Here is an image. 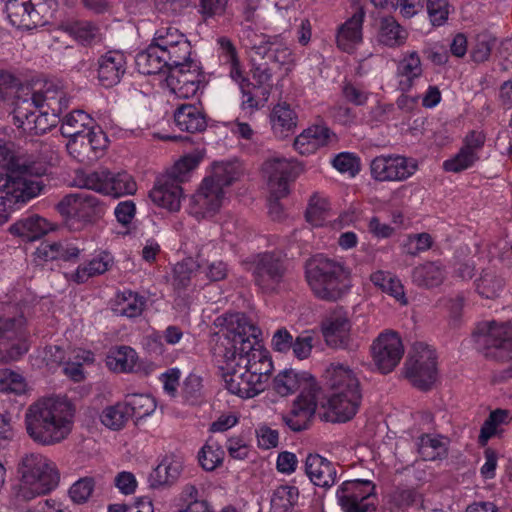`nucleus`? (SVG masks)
Segmentation results:
<instances>
[{"mask_svg": "<svg viewBox=\"0 0 512 512\" xmlns=\"http://www.w3.org/2000/svg\"><path fill=\"white\" fill-rule=\"evenodd\" d=\"M0 166L8 170L6 174L0 173L1 210L19 209L43 192L45 164L17 154L13 143L0 140Z\"/></svg>", "mask_w": 512, "mask_h": 512, "instance_id": "f257e3e1", "label": "nucleus"}, {"mask_svg": "<svg viewBox=\"0 0 512 512\" xmlns=\"http://www.w3.org/2000/svg\"><path fill=\"white\" fill-rule=\"evenodd\" d=\"M75 421V407L65 396L41 397L24 414L27 435L36 444L52 446L65 441Z\"/></svg>", "mask_w": 512, "mask_h": 512, "instance_id": "f03ea898", "label": "nucleus"}, {"mask_svg": "<svg viewBox=\"0 0 512 512\" xmlns=\"http://www.w3.org/2000/svg\"><path fill=\"white\" fill-rule=\"evenodd\" d=\"M35 300L34 294L21 285L5 296L0 316V361L17 360L28 351L25 325Z\"/></svg>", "mask_w": 512, "mask_h": 512, "instance_id": "7ed1b4c3", "label": "nucleus"}, {"mask_svg": "<svg viewBox=\"0 0 512 512\" xmlns=\"http://www.w3.org/2000/svg\"><path fill=\"white\" fill-rule=\"evenodd\" d=\"M17 473L19 483L15 494L25 501L52 492L60 482L56 463L38 452L23 455L18 462Z\"/></svg>", "mask_w": 512, "mask_h": 512, "instance_id": "20e7f679", "label": "nucleus"}, {"mask_svg": "<svg viewBox=\"0 0 512 512\" xmlns=\"http://www.w3.org/2000/svg\"><path fill=\"white\" fill-rule=\"evenodd\" d=\"M262 332L244 313L226 314V346L229 356L236 357L239 363L252 370L269 357V351L261 343Z\"/></svg>", "mask_w": 512, "mask_h": 512, "instance_id": "39448f33", "label": "nucleus"}, {"mask_svg": "<svg viewBox=\"0 0 512 512\" xmlns=\"http://www.w3.org/2000/svg\"><path fill=\"white\" fill-rule=\"evenodd\" d=\"M14 78L0 71V114L13 107L14 122L27 134H43L54 127L59 117L45 109H35L33 102L18 97L14 100Z\"/></svg>", "mask_w": 512, "mask_h": 512, "instance_id": "423d86ee", "label": "nucleus"}, {"mask_svg": "<svg viewBox=\"0 0 512 512\" xmlns=\"http://www.w3.org/2000/svg\"><path fill=\"white\" fill-rule=\"evenodd\" d=\"M307 283L313 294L325 301H337L350 289V271L342 263L322 255L307 261Z\"/></svg>", "mask_w": 512, "mask_h": 512, "instance_id": "0eeeda50", "label": "nucleus"}, {"mask_svg": "<svg viewBox=\"0 0 512 512\" xmlns=\"http://www.w3.org/2000/svg\"><path fill=\"white\" fill-rule=\"evenodd\" d=\"M252 62V75L256 82V85L253 86L255 93H252L250 90L251 83L245 76V71L238 59L235 47L230 41L226 40V63L230 66V78L239 85L243 94L241 102L243 109L258 108L259 100L263 103L266 102L273 87L272 76L274 67L270 66V62L267 59L257 62V58L254 57Z\"/></svg>", "mask_w": 512, "mask_h": 512, "instance_id": "6e6552de", "label": "nucleus"}, {"mask_svg": "<svg viewBox=\"0 0 512 512\" xmlns=\"http://www.w3.org/2000/svg\"><path fill=\"white\" fill-rule=\"evenodd\" d=\"M56 208L67 226L75 231L82 230L95 222L105 214L107 209L100 198L87 191L65 195Z\"/></svg>", "mask_w": 512, "mask_h": 512, "instance_id": "1a4fd4ad", "label": "nucleus"}, {"mask_svg": "<svg viewBox=\"0 0 512 512\" xmlns=\"http://www.w3.org/2000/svg\"><path fill=\"white\" fill-rule=\"evenodd\" d=\"M251 264L254 283L263 293L275 294L285 288L287 268L280 253H258L253 257Z\"/></svg>", "mask_w": 512, "mask_h": 512, "instance_id": "9d476101", "label": "nucleus"}, {"mask_svg": "<svg viewBox=\"0 0 512 512\" xmlns=\"http://www.w3.org/2000/svg\"><path fill=\"white\" fill-rule=\"evenodd\" d=\"M476 344L483 355L496 361L512 359V325L490 322L482 324L475 333Z\"/></svg>", "mask_w": 512, "mask_h": 512, "instance_id": "9b49d317", "label": "nucleus"}, {"mask_svg": "<svg viewBox=\"0 0 512 512\" xmlns=\"http://www.w3.org/2000/svg\"><path fill=\"white\" fill-rule=\"evenodd\" d=\"M78 185L113 198L134 195L137 191V184L130 174L113 173L107 169L83 174L79 178Z\"/></svg>", "mask_w": 512, "mask_h": 512, "instance_id": "f8f14e48", "label": "nucleus"}, {"mask_svg": "<svg viewBox=\"0 0 512 512\" xmlns=\"http://www.w3.org/2000/svg\"><path fill=\"white\" fill-rule=\"evenodd\" d=\"M404 373L413 386L430 389L437 377L435 350L424 343H416L405 362Z\"/></svg>", "mask_w": 512, "mask_h": 512, "instance_id": "ddd939ff", "label": "nucleus"}, {"mask_svg": "<svg viewBox=\"0 0 512 512\" xmlns=\"http://www.w3.org/2000/svg\"><path fill=\"white\" fill-rule=\"evenodd\" d=\"M224 199V163L215 162L193 197L203 217L211 216L221 208Z\"/></svg>", "mask_w": 512, "mask_h": 512, "instance_id": "4468645a", "label": "nucleus"}, {"mask_svg": "<svg viewBox=\"0 0 512 512\" xmlns=\"http://www.w3.org/2000/svg\"><path fill=\"white\" fill-rule=\"evenodd\" d=\"M417 169L416 159L398 154L377 156L370 164L372 178L380 182L404 181Z\"/></svg>", "mask_w": 512, "mask_h": 512, "instance_id": "2eb2a0df", "label": "nucleus"}, {"mask_svg": "<svg viewBox=\"0 0 512 512\" xmlns=\"http://www.w3.org/2000/svg\"><path fill=\"white\" fill-rule=\"evenodd\" d=\"M404 355L400 335L392 330L381 332L371 345V356L379 371L387 374L395 369Z\"/></svg>", "mask_w": 512, "mask_h": 512, "instance_id": "dca6fc26", "label": "nucleus"}, {"mask_svg": "<svg viewBox=\"0 0 512 512\" xmlns=\"http://www.w3.org/2000/svg\"><path fill=\"white\" fill-rule=\"evenodd\" d=\"M255 377L236 357L229 356L226 346V390L242 399L253 398L264 390V385H260Z\"/></svg>", "mask_w": 512, "mask_h": 512, "instance_id": "f3484780", "label": "nucleus"}, {"mask_svg": "<svg viewBox=\"0 0 512 512\" xmlns=\"http://www.w3.org/2000/svg\"><path fill=\"white\" fill-rule=\"evenodd\" d=\"M152 43L173 66L190 61L191 45L186 36L176 27L164 26L156 30Z\"/></svg>", "mask_w": 512, "mask_h": 512, "instance_id": "a211bd4d", "label": "nucleus"}, {"mask_svg": "<svg viewBox=\"0 0 512 512\" xmlns=\"http://www.w3.org/2000/svg\"><path fill=\"white\" fill-rule=\"evenodd\" d=\"M295 165L287 158L273 156L262 165V177L267 189L274 197H286L290 192V184L295 179Z\"/></svg>", "mask_w": 512, "mask_h": 512, "instance_id": "6ab92c4d", "label": "nucleus"}, {"mask_svg": "<svg viewBox=\"0 0 512 512\" xmlns=\"http://www.w3.org/2000/svg\"><path fill=\"white\" fill-rule=\"evenodd\" d=\"M317 409L316 387L309 384L292 402L290 409L281 415L283 423L293 432L309 428Z\"/></svg>", "mask_w": 512, "mask_h": 512, "instance_id": "aec40b11", "label": "nucleus"}, {"mask_svg": "<svg viewBox=\"0 0 512 512\" xmlns=\"http://www.w3.org/2000/svg\"><path fill=\"white\" fill-rule=\"evenodd\" d=\"M374 486L368 480L343 482L336 497L343 512H369L374 509L371 501Z\"/></svg>", "mask_w": 512, "mask_h": 512, "instance_id": "412c9836", "label": "nucleus"}, {"mask_svg": "<svg viewBox=\"0 0 512 512\" xmlns=\"http://www.w3.org/2000/svg\"><path fill=\"white\" fill-rule=\"evenodd\" d=\"M166 83L177 98L188 99L195 96L202 86L199 66L190 60L185 65H176L167 74Z\"/></svg>", "mask_w": 512, "mask_h": 512, "instance_id": "4be33fe9", "label": "nucleus"}, {"mask_svg": "<svg viewBox=\"0 0 512 512\" xmlns=\"http://www.w3.org/2000/svg\"><path fill=\"white\" fill-rule=\"evenodd\" d=\"M9 22L19 29H33L44 25L45 4L32 3L31 0H3Z\"/></svg>", "mask_w": 512, "mask_h": 512, "instance_id": "5701e85b", "label": "nucleus"}, {"mask_svg": "<svg viewBox=\"0 0 512 512\" xmlns=\"http://www.w3.org/2000/svg\"><path fill=\"white\" fill-rule=\"evenodd\" d=\"M180 184L172 177L163 174L156 179L148 196L158 208L176 213L180 210L184 198L183 188Z\"/></svg>", "mask_w": 512, "mask_h": 512, "instance_id": "b1692460", "label": "nucleus"}, {"mask_svg": "<svg viewBox=\"0 0 512 512\" xmlns=\"http://www.w3.org/2000/svg\"><path fill=\"white\" fill-rule=\"evenodd\" d=\"M106 145L102 131H90L69 138L66 143L68 153L81 163L96 161Z\"/></svg>", "mask_w": 512, "mask_h": 512, "instance_id": "393cba45", "label": "nucleus"}, {"mask_svg": "<svg viewBox=\"0 0 512 512\" xmlns=\"http://www.w3.org/2000/svg\"><path fill=\"white\" fill-rule=\"evenodd\" d=\"M351 327L348 312L342 308L333 310L321 323V331L325 342L333 348H346L348 346Z\"/></svg>", "mask_w": 512, "mask_h": 512, "instance_id": "a878e982", "label": "nucleus"}, {"mask_svg": "<svg viewBox=\"0 0 512 512\" xmlns=\"http://www.w3.org/2000/svg\"><path fill=\"white\" fill-rule=\"evenodd\" d=\"M327 393H362L356 372L347 364L331 363L324 373Z\"/></svg>", "mask_w": 512, "mask_h": 512, "instance_id": "bb28decb", "label": "nucleus"}, {"mask_svg": "<svg viewBox=\"0 0 512 512\" xmlns=\"http://www.w3.org/2000/svg\"><path fill=\"white\" fill-rule=\"evenodd\" d=\"M97 76L104 87H113L118 84L127 70L126 55L118 50L108 51L97 62Z\"/></svg>", "mask_w": 512, "mask_h": 512, "instance_id": "cd10ccee", "label": "nucleus"}, {"mask_svg": "<svg viewBox=\"0 0 512 512\" xmlns=\"http://www.w3.org/2000/svg\"><path fill=\"white\" fill-rule=\"evenodd\" d=\"M304 468L306 475L316 486L330 488L336 483V465L319 454H308Z\"/></svg>", "mask_w": 512, "mask_h": 512, "instance_id": "c85d7f7f", "label": "nucleus"}, {"mask_svg": "<svg viewBox=\"0 0 512 512\" xmlns=\"http://www.w3.org/2000/svg\"><path fill=\"white\" fill-rule=\"evenodd\" d=\"M365 18L363 7H357L356 11L337 29V46L345 52H351L363 40L362 26Z\"/></svg>", "mask_w": 512, "mask_h": 512, "instance_id": "c756f323", "label": "nucleus"}, {"mask_svg": "<svg viewBox=\"0 0 512 512\" xmlns=\"http://www.w3.org/2000/svg\"><path fill=\"white\" fill-rule=\"evenodd\" d=\"M362 393H327V409L333 421L347 422L358 412Z\"/></svg>", "mask_w": 512, "mask_h": 512, "instance_id": "7c9ffc66", "label": "nucleus"}, {"mask_svg": "<svg viewBox=\"0 0 512 512\" xmlns=\"http://www.w3.org/2000/svg\"><path fill=\"white\" fill-rule=\"evenodd\" d=\"M210 431L213 434L207 439L206 444L199 452V463L206 471L215 470L223 462V439L221 436H216L215 433L224 431V420L220 417L211 425Z\"/></svg>", "mask_w": 512, "mask_h": 512, "instance_id": "2f4dec72", "label": "nucleus"}, {"mask_svg": "<svg viewBox=\"0 0 512 512\" xmlns=\"http://www.w3.org/2000/svg\"><path fill=\"white\" fill-rule=\"evenodd\" d=\"M22 99L33 102L35 109L48 110L52 114H57L58 117L69 105V98L66 94L52 85H48L45 89L34 92L30 97Z\"/></svg>", "mask_w": 512, "mask_h": 512, "instance_id": "473e14b6", "label": "nucleus"}, {"mask_svg": "<svg viewBox=\"0 0 512 512\" xmlns=\"http://www.w3.org/2000/svg\"><path fill=\"white\" fill-rule=\"evenodd\" d=\"M271 129L275 137L285 139L294 134L298 116L286 102L275 105L270 113Z\"/></svg>", "mask_w": 512, "mask_h": 512, "instance_id": "72a5a7b5", "label": "nucleus"}, {"mask_svg": "<svg viewBox=\"0 0 512 512\" xmlns=\"http://www.w3.org/2000/svg\"><path fill=\"white\" fill-rule=\"evenodd\" d=\"M55 228L56 225L47 219L38 215H31L15 222L10 226L9 231L26 241H35Z\"/></svg>", "mask_w": 512, "mask_h": 512, "instance_id": "f704fd0d", "label": "nucleus"}, {"mask_svg": "<svg viewBox=\"0 0 512 512\" xmlns=\"http://www.w3.org/2000/svg\"><path fill=\"white\" fill-rule=\"evenodd\" d=\"M135 62L138 71L144 75L158 74L165 70L169 73L174 67L153 43L137 54Z\"/></svg>", "mask_w": 512, "mask_h": 512, "instance_id": "c9c22d12", "label": "nucleus"}, {"mask_svg": "<svg viewBox=\"0 0 512 512\" xmlns=\"http://www.w3.org/2000/svg\"><path fill=\"white\" fill-rule=\"evenodd\" d=\"M113 263L114 258L110 252L105 250L98 251L90 260L77 267L72 274V279L76 283H85L89 278L108 271Z\"/></svg>", "mask_w": 512, "mask_h": 512, "instance_id": "e433bc0d", "label": "nucleus"}, {"mask_svg": "<svg viewBox=\"0 0 512 512\" xmlns=\"http://www.w3.org/2000/svg\"><path fill=\"white\" fill-rule=\"evenodd\" d=\"M240 38L242 44L252 52V58L259 57L260 60L267 58L275 43V36L261 33L251 24L244 25Z\"/></svg>", "mask_w": 512, "mask_h": 512, "instance_id": "4c0bfd02", "label": "nucleus"}, {"mask_svg": "<svg viewBox=\"0 0 512 512\" xmlns=\"http://www.w3.org/2000/svg\"><path fill=\"white\" fill-rule=\"evenodd\" d=\"M175 125L189 133L201 132L207 122L202 110L194 104H182L174 112Z\"/></svg>", "mask_w": 512, "mask_h": 512, "instance_id": "58836bf2", "label": "nucleus"}, {"mask_svg": "<svg viewBox=\"0 0 512 512\" xmlns=\"http://www.w3.org/2000/svg\"><path fill=\"white\" fill-rule=\"evenodd\" d=\"M421 60L416 51L406 53L397 66V77L399 89L403 92L409 91L415 80L422 75Z\"/></svg>", "mask_w": 512, "mask_h": 512, "instance_id": "ea45409f", "label": "nucleus"}, {"mask_svg": "<svg viewBox=\"0 0 512 512\" xmlns=\"http://www.w3.org/2000/svg\"><path fill=\"white\" fill-rule=\"evenodd\" d=\"M182 461L175 456H166L150 473L149 483L152 488L171 485L179 478Z\"/></svg>", "mask_w": 512, "mask_h": 512, "instance_id": "a19ab883", "label": "nucleus"}, {"mask_svg": "<svg viewBox=\"0 0 512 512\" xmlns=\"http://www.w3.org/2000/svg\"><path fill=\"white\" fill-rule=\"evenodd\" d=\"M408 35V31L393 17H383L380 19L376 35L379 44L389 48H398L405 44Z\"/></svg>", "mask_w": 512, "mask_h": 512, "instance_id": "79ce46f5", "label": "nucleus"}, {"mask_svg": "<svg viewBox=\"0 0 512 512\" xmlns=\"http://www.w3.org/2000/svg\"><path fill=\"white\" fill-rule=\"evenodd\" d=\"M445 269L442 263L425 262L413 268L412 282L418 287L433 288L442 284L445 279Z\"/></svg>", "mask_w": 512, "mask_h": 512, "instance_id": "37998d69", "label": "nucleus"}, {"mask_svg": "<svg viewBox=\"0 0 512 512\" xmlns=\"http://www.w3.org/2000/svg\"><path fill=\"white\" fill-rule=\"evenodd\" d=\"M138 362L136 351L129 346H119L109 350L106 356V365L109 370L118 373L135 371Z\"/></svg>", "mask_w": 512, "mask_h": 512, "instance_id": "c03bdc74", "label": "nucleus"}, {"mask_svg": "<svg viewBox=\"0 0 512 512\" xmlns=\"http://www.w3.org/2000/svg\"><path fill=\"white\" fill-rule=\"evenodd\" d=\"M95 125V120L84 110H73L63 117L60 130L61 134L69 139L95 131Z\"/></svg>", "mask_w": 512, "mask_h": 512, "instance_id": "a18cd8bd", "label": "nucleus"}, {"mask_svg": "<svg viewBox=\"0 0 512 512\" xmlns=\"http://www.w3.org/2000/svg\"><path fill=\"white\" fill-rule=\"evenodd\" d=\"M203 159V150L195 149L180 157L165 174L180 183L185 182L189 180L192 172L198 168Z\"/></svg>", "mask_w": 512, "mask_h": 512, "instance_id": "49530a36", "label": "nucleus"}, {"mask_svg": "<svg viewBox=\"0 0 512 512\" xmlns=\"http://www.w3.org/2000/svg\"><path fill=\"white\" fill-rule=\"evenodd\" d=\"M370 280L374 286L379 288L382 292L394 297L400 304L406 305L408 303L404 286L401 281L390 272L378 270L370 275Z\"/></svg>", "mask_w": 512, "mask_h": 512, "instance_id": "de8ad7c7", "label": "nucleus"}, {"mask_svg": "<svg viewBox=\"0 0 512 512\" xmlns=\"http://www.w3.org/2000/svg\"><path fill=\"white\" fill-rule=\"evenodd\" d=\"M390 505L401 511L425 509L423 494L415 488H398L390 494Z\"/></svg>", "mask_w": 512, "mask_h": 512, "instance_id": "09e8293b", "label": "nucleus"}, {"mask_svg": "<svg viewBox=\"0 0 512 512\" xmlns=\"http://www.w3.org/2000/svg\"><path fill=\"white\" fill-rule=\"evenodd\" d=\"M207 317L211 319L212 322L211 337L209 341L212 361L214 365L218 367L219 371L223 372L224 345L221 341V333L224 329V315L217 313L214 318H212V315H207ZM221 374L224 375L223 373Z\"/></svg>", "mask_w": 512, "mask_h": 512, "instance_id": "8fccbe9b", "label": "nucleus"}, {"mask_svg": "<svg viewBox=\"0 0 512 512\" xmlns=\"http://www.w3.org/2000/svg\"><path fill=\"white\" fill-rule=\"evenodd\" d=\"M145 305V299L131 290H123L116 296L114 311L122 316L134 318L139 316Z\"/></svg>", "mask_w": 512, "mask_h": 512, "instance_id": "3c124183", "label": "nucleus"}, {"mask_svg": "<svg viewBox=\"0 0 512 512\" xmlns=\"http://www.w3.org/2000/svg\"><path fill=\"white\" fill-rule=\"evenodd\" d=\"M302 383L305 384L303 389H309V384H313L314 382H307V377L305 374L300 375L294 370H285L280 372L273 381L274 390L280 396H288L298 389L301 388Z\"/></svg>", "mask_w": 512, "mask_h": 512, "instance_id": "603ef678", "label": "nucleus"}, {"mask_svg": "<svg viewBox=\"0 0 512 512\" xmlns=\"http://www.w3.org/2000/svg\"><path fill=\"white\" fill-rule=\"evenodd\" d=\"M130 417L144 418L151 415L156 409L155 399L147 394L128 395L124 402Z\"/></svg>", "mask_w": 512, "mask_h": 512, "instance_id": "864d4df0", "label": "nucleus"}, {"mask_svg": "<svg viewBox=\"0 0 512 512\" xmlns=\"http://www.w3.org/2000/svg\"><path fill=\"white\" fill-rule=\"evenodd\" d=\"M330 217V203L327 198L314 194L309 201L306 219L313 226H323Z\"/></svg>", "mask_w": 512, "mask_h": 512, "instance_id": "5fc2aeb1", "label": "nucleus"}, {"mask_svg": "<svg viewBox=\"0 0 512 512\" xmlns=\"http://www.w3.org/2000/svg\"><path fill=\"white\" fill-rule=\"evenodd\" d=\"M299 497L298 488L290 485L277 487L271 498V506L278 512H290L297 503Z\"/></svg>", "mask_w": 512, "mask_h": 512, "instance_id": "6e6d98bb", "label": "nucleus"}, {"mask_svg": "<svg viewBox=\"0 0 512 512\" xmlns=\"http://www.w3.org/2000/svg\"><path fill=\"white\" fill-rule=\"evenodd\" d=\"M418 453L425 461H434L442 458L446 453L443 442L431 435H422L417 442Z\"/></svg>", "mask_w": 512, "mask_h": 512, "instance_id": "4d7b16f0", "label": "nucleus"}, {"mask_svg": "<svg viewBox=\"0 0 512 512\" xmlns=\"http://www.w3.org/2000/svg\"><path fill=\"white\" fill-rule=\"evenodd\" d=\"M27 389V382L21 374L10 369L0 370V392L22 395Z\"/></svg>", "mask_w": 512, "mask_h": 512, "instance_id": "13d9d810", "label": "nucleus"}, {"mask_svg": "<svg viewBox=\"0 0 512 512\" xmlns=\"http://www.w3.org/2000/svg\"><path fill=\"white\" fill-rule=\"evenodd\" d=\"M128 419V408L124 403L109 406L100 415L102 424L112 430L121 429Z\"/></svg>", "mask_w": 512, "mask_h": 512, "instance_id": "bf43d9fd", "label": "nucleus"}, {"mask_svg": "<svg viewBox=\"0 0 512 512\" xmlns=\"http://www.w3.org/2000/svg\"><path fill=\"white\" fill-rule=\"evenodd\" d=\"M502 287V279L492 271H484L476 282L478 293L487 299L497 297Z\"/></svg>", "mask_w": 512, "mask_h": 512, "instance_id": "052dcab7", "label": "nucleus"}, {"mask_svg": "<svg viewBox=\"0 0 512 512\" xmlns=\"http://www.w3.org/2000/svg\"><path fill=\"white\" fill-rule=\"evenodd\" d=\"M182 394L184 398L196 403L204 397L203 378L195 371H191L184 379L182 385Z\"/></svg>", "mask_w": 512, "mask_h": 512, "instance_id": "680f3d73", "label": "nucleus"}, {"mask_svg": "<svg viewBox=\"0 0 512 512\" xmlns=\"http://www.w3.org/2000/svg\"><path fill=\"white\" fill-rule=\"evenodd\" d=\"M479 156H475L473 152H469L463 147L452 158L444 161L443 168L447 172L459 173L472 167L478 160Z\"/></svg>", "mask_w": 512, "mask_h": 512, "instance_id": "e2e57ef3", "label": "nucleus"}, {"mask_svg": "<svg viewBox=\"0 0 512 512\" xmlns=\"http://www.w3.org/2000/svg\"><path fill=\"white\" fill-rule=\"evenodd\" d=\"M94 488L95 482L93 478H80L69 488V497L75 504H84L90 499Z\"/></svg>", "mask_w": 512, "mask_h": 512, "instance_id": "0e129e2a", "label": "nucleus"}, {"mask_svg": "<svg viewBox=\"0 0 512 512\" xmlns=\"http://www.w3.org/2000/svg\"><path fill=\"white\" fill-rule=\"evenodd\" d=\"M63 30L83 44L90 43L98 34V28L89 22L68 24L64 26Z\"/></svg>", "mask_w": 512, "mask_h": 512, "instance_id": "69168bd1", "label": "nucleus"}, {"mask_svg": "<svg viewBox=\"0 0 512 512\" xmlns=\"http://www.w3.org/2000/svg\"><path fill=\"white\" fill-rule=\"evenodd\" d=\"M426 10L433 26L443 25L450 13L448 0H426Z\"/></svg>", "mask_w": 512, "mask_h": 512, "instance_id": "338daca9", "label": "nucleus"}, {"mask_svg": "<svg viewBox=\"0 0 512 512\" xmlns=\"http://www.w3.org/2000/svg\"><path fill=\"white\" fill-rule=\"evenodd\" d=\"M333 166L341 173L354 177L360 170L359 158L353 153L342 152L334 157Z\"/></svg>", "mask_w": 512, "mask_h": 512, "instance_id": "774afa93", "label": "nucleus"}]
</instances>
